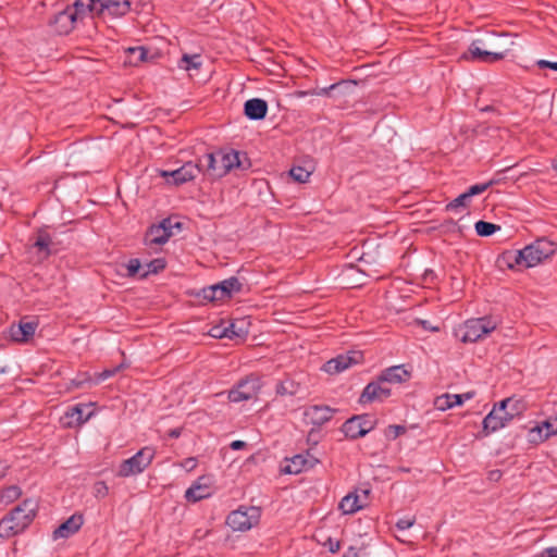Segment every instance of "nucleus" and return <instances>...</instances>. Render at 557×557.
<instances>
[{
    "mask_svg": "<svg viewBox=\"0 0 557 557\" xmlns=\"http://www.w3.org/2000/svg\"><path fill=\"white\" fill-rule=\"evenodd\" d=\"M83 411L84 409L79 405L70 408L62 419L64 425L73 428L85 423L88 417H83Z\"/></svg>",
    "mask_w": 557,
    "mask_h": 557,
    "instance_id": "cd10ccee",
    "label": "nucleus"
},
{
    "mask_svg": "<svg viewBox=\"0 0 557 557\" xmlns=\"http://www.w3.org/2000/svg\"><path fill=\"white\" fill-rule=\"evenodd\" d=\"M243 289L242 282L236 276H231L222 282L203 287L198 296L207 301H220L231 298L233 294L240 293Z\"/></svg>",
    "mask_w": 557,
    "mask_h": 557,
    "instance_id": "39448f33",
    "label": "nucleus"
},
{
    "mask_svg": "<svg viewBox=\"0 0 557 557\" xmlns=\"http://www.w3.org/2000/svg\"><path fill=\"white\" fill-rule=\"evenodd\" d=\"M361 493L362 496L358 494L357 491L350 492L342 498L338 508L343 511V513H355L367 505V498L370 492L368 490H362Z\"/></svg>",
    "mask_w": 557,
    "mask_h": 557,
    "instance_id": "a211bd4d",
    "label": "nucleus"
},
{
    "mask_svg": "<svg viewBox=\"0 0 557 557\" xmlns=\"http://www.w3.org/2000/svg\"><path fill=\"white\" fill-rule=\"evenodd\" d=\"M301 388L300 382L292 376H285L275 386V393L280 396H295Z\"/></svg>",
    "mask_w": 557,
    "mask_h": 557,
    "instance_id": "393cba45",
    "label": "nucleus"
},
{
    "mask_svg": "<svg viewBox=\"0 0 557 557\" xmlns=\"http://www.w3.org/2000/svg\"><path fill=\"white\" fill-rule=\"evenodd\" d=\"M223 329L222 326H214L212 330H211V335L213 337H216V338H223L225 337V335H222L221 333L223 332Z\"/></svg>",
    "mask_w": 557,
    "mask_h": 557,
    "instance_id": "4d7b16f0",
    "label": "nucleus"
},
{
    "mask_svg": "<svg viewBox=\"0 0 557 557\" xmlns=\"http://www.w3.org/2000/svg\"><path fill=\"white\" fill-rule=\"evenodd\" d=\"M202 65L201 55L200 54H183L181 60L178 61V67L184 71H193L199 70Z\"/></svg>",
    "mask_w": 557,
    "mask_h": 557,
    "instance_id": "2f4dec72",
    "label": "nucleus"
},
{
    "mask_svg": "<svg viewBox=\"0 0 557 557\" xmlns=\"http://www.w3.org/2000/svg\"><path fill=\"white\" fill-rule=\"evenodd\" d=\"M131 2L128 0H99L97 16L108 13L111 16L120 17L128 13Z\"/></svg>",
    "mask_w": 557,
    "mask_h": 557,
    "instance_id": "6ab92c4d",
    "label": "nucleus"
},
{
    "mask_svg": "<svg viewBox=\"0 0 557 557\" xmlns=\"http://www.w3.org/2000/svg\"><path fill=\"white\" fill-rule=\"evenodd\" d=\"M202 479L203 478H200L185 492V498L188 502L196 503L205 498H208L211 495L210 487L206 484L200 483Z\"/></svg>",
    "mask_w": 557,
    "mask_h": 557,
    "instance_id": "a878e982",
    "label": "nucleus"
},
{
    "mask_svg": "<svg viewBox=\"0 0 557 557\" xmlns=\"http://www.w3.org/2000/svg\"><path fill=\"white\" fill-rule=\"evenodd\" d=\"M181 435V429H172L169 431V436L173 438H177Z\"/></svg>",
    "mask_w": 557,
    "mask_h": 557,
    "instance_id": "052dcab7",
    "label": "nucleus"
},
{
    "mask_svg": "<svg viewBox=\"0 0 557 557\" xmlns=\"http://www.w3.org/2000/svg\"><path fill=\"white\" fill-rule=\"evenodd\" d=\"M458 395L462 396V403H463L465 400L471 399L474 396V393L473 392H468V393L458 394Z\"/></svg>",
    "mask_w": 557,
    "mask_h": 557,
    "instance_id": "680f3d73",
    "label": "nucleus"
},
{
    "mask_svg": "<svg viewBox=\"0 0 557 557\" xmlns=\"http://www.w3.org/2000/svg\"><path fill=\"white\" fill-rule=\"evenodd\" d=\"M289 174L298 183H306L310 176V172L301 166L292 168Z\"/></svg>",
    "mask_w": 557,
    "mask_h": 557,
    "instance_id": "ea45409f",
    "label": "nucleus"
},
{
    "mask_svg": "<svg viewBox=\"0 0 557 557\" xmlns=\"http://www.w3.org/2000/svg\"><path fill=\"white\" fill-rule=\"evenodd\" d=\"M247 446V444L244 442V441H233L230 445V447L233 449V450H239V449H243Z\"/></svg>",
    "mask_w": 557,
    "mask_h": 557,
    "instance_id": "5fc2aeb1",
    "label": "nucleus"
},
{
    "mask_svg": "<svg viewBox=\"0 0 557 557\" xmlns=\"http://www.w3.org/2000/svg\"><path fill=\"white\" fill-rule=\"evenodd\" d=\"M493 110H494V109H493V107H491V106H487V107H485V108L483 109V111H493Z\"/></svg>",
    "mask_w": 557,
    "mask_h": 557,
    "instance_id": "0e129e2a",
    "label": "nucleus"
},
{
    "mask_svg": "<svg viewBox=\"0 0 557 557\" xmlns=\"http://www.w3.org/2000/svg\"><path fill=\"white\" fill-rule=\"evenodd\" d=\"M462 405V396L458 394H444L435 398L434 406L436 409L445 411L455 406Z\"/></svg>",
    "mask_w": 557,
    "mask_h": 557,
    "instance_id": "c756f323",
    "label": "nucleus"
},
{
    "mask_svg": "<svg viewBox=\"0 0 557 557\" xmlns=\"http://www.w3.org/2000/svg\"><path fill=\"white\" fill-rule=\"evenodd\" d=\"M525 409L524 403L521 399L508 397L499 401V410H507L508 414L513 419L516 416H520Z\"/></svg>",
    "mask_w": 557,
    "mask_h": 557,
    "instance_id": "7c9ffc66",
    "label": "nucleus"
},
{
    "mask_svg": "<svg viewBox=\"0 0 557 557\" xmlns=\"http://www.w3.org/2000/svg\"><path fill=\"white\" fill-rule=\"evenodd\" d=\"M411 376V373L405 369L404 366H393L383 370L379 377L385 384H400L407 382Z\"/></svg>",
    "mask_w": 557,
    "mask_h": 557,
    "instance_id": "4be33fe9",
    "label": "nucleus"
},
{
    "mask_svg": "<svg viewBox=\"0 0 557 557\" xmlns=\"http://www.w3.org/2000/svg\"><path fill=\"white\" fill-rule=\"evenodd\" d=\"M141 268L143 267L138 259H131L126 264V269H127L126 276L127 277H135L137 275L139 276L143 273V272H140Z\"/></svg>",
    "mask_w": 557,
    "mask_h": 557,
    "instance_id": "79ce46f5",
    "label": "nucleus"
},
{
    "mask_svg": "<svg viewBox=\"0 0 557 557\" xmlns=\"http://www.w3.org/2000/svg\"><path fill=\"white\" fill-rule=\"evenodd\" d=\"M38 325V318L23 317L17 324L10 326V337L16 343H27L33 338Z\"/></svg>",
    "mask_w": 557,
    "mask_h": 557,
    "instance_id": "f8f14e48",
    "label": "nucleus"
},
{
    "mask_svg": "<svg viewBox=\"0 0 557 557\" xmlns=\"http://www.w3.org/2000/svg\"><path fill=\"white\" fill-rule=\"evenodd\" d=\"M309 461L302 455H296L287 460L286 466L283 468V472L287 474H298L308 468H310Z\"/></svg>",
    "mask_w": 557,
    "mask_h": 557,
    "instance_id": "c85d7f7f",
    "label": "nucleus"
},
{
    "mask_svg": "<svg viewBox=\"0 0 557 557\" xmlns=\"http://www.w3.org/2000/svg\"><path fill=\"white\" fill-rule=\"evenodd\" d=\"M362 360V354L361 351H348L346 354H341L336 356L335 358H332L331 360L326 361L323 364V370L329 374H338L348 368H350L354 364L360 363Z\"/></svg>",
    "mask_w": 557,
    "mask_h": 557,
    "instance_id": "9b49d317",
    "label": "nucleus"
},
{
    "mask_svg": "<svg viewBox=\"0 0 557 557\" xmlns=\"http://www.w3.org/2000/svg\"><path fill=\"white\" fill-rule=\"evenodd\" d=\"M261 511L259 507H240L226 518V524L234 531H248L259 523Z\"/></svg>",
    "mask_w": 557,
    "mask_h": 557,
    "instance_id": "0eeeda50",
    "label": "nucleus"
},
{
    "mask_svg": "<svg viewBox=\"0 0 557 557\" xmlns=\"http://www.w3.org/2000/svg\"><path fill=\"white\" fill-rule=\"evenodd\" d=\"M389 396L391 389L377 376L375 381H372L366 385L358 401L361 405H366L374 401H383Z\"/></svg>",
    "mask_w": 557,
    "mask_h": 557,
    "instance_id": "4468645a",
    "label": "nucleus"
},
{
    "mask_svg": "<svg viewBox=\"0 0 557 557\" xmlns=\"http://www.w3.org/2000/svg\"><path fill=\"white\" fill-rule=\"evenodd\" d=\"M336 409H333L326 405H312L305 409L304 417L306 421L314 426H321L329 422Z\"/></svg>",
    "mask_w": 557,
    "mask_h": 557,
    "instance_id": "f3484780",
    "label": "nucleus"
},
{
    "mask_svg": "<svg viewBox=\"0 0 557 557\" xmlns=\"http://www.w3.org/2000/svg\"><path fill=\"white\" fill-rule=\"evenodd\" d=\"M99 8V0H75L72 7H70L71 11L77 17V20H82L85 13L89 12L92 15H97V9Z\"/></svg>",
    "mask_w": 557,
    "mask_h": 557,
    "instance_id": "b1692460",
    "label": "nucleus"
},
{
    "mask_svg": "<svg viewBox=\"0 0 557 557\" xmlns=\"http://www.w3.org/2000/svg\"><path fill=\"white\" fill-rule=\"evenodd\" d=\"M166 267V262L163 258H157L146 263L145 270L139 275L140 278L147 277L149 274H157L160 271L164 270Z\"/></svg>",
    "mask_w": 557,
    "mask_h": 557,
    "instance_id": "72a5a7b5",
    "label": "nucleus"
},
{
    "mask_svg": "<svg viewBox=\"0 0 557 557\" xmlns=\"http://www.w3.org/2000/svg\"><path fill=\"white\" fill-rule=\"evenodd\" d=\"M200 169L205 175L212 180L225 176L235 168L245 169L235 150L209 152L199 159Z\"/></svg>",
    "mask_w": 557,
    "mask_h": 557,
    "instance_id": "7ed1b4c3",
    "label": "nucleus"
},
{
    "mask_svg": "<svg viewBox=\"0 0 557 557\" xmlns=\"http://www.w3.org/2000/svg\"><path fill=\"white\" fill-rule=\"evenodd\" d=\"M488 188V184H475L469 187L467 191H465V195H467V198L470 200L471 197L480 195L484 193Z\"/></svg>",
    "mask_w": 557,
    "mask_h": 557,
    "instance_id": "c03bdc74",
    "label": "nucleus"
},
{
    "mask_svg": "<svg viewBox=\"0 0 557 557\" xmlns=\"http://www.w3.org/2000/svg\"><path fill=\"white\" fill-rule=\"evenodd\" d=\"M248 331L244 329L242 325L239 326L238 323L232 322L228 324V326H225L223 329L222 335H225V337L233 339V338H244L247 335Z\"/></svg>",
    "mask_w": 557,
    "mask_h": 557,
    "instance_id": "c9c22d12",
    "label": "nucleus"
},
{
    "mask_svg": "<svg viewBox=\"0 0 557 557\" xmlns=\"http://www.w3.org/2000/svg\"><path fill=\"white\" fill-rule=\"evenodd\" d=\"M84 518L81 513L72 515L53 531V539H67L75 534L83 525Z\"/></svg>",
    "mask_w": 557,
    "mask_h": 557,
    "instance_id": "aec40b11",
    "label": "nucleus"
},
{
    "mask_svg": "<svg viewBox=\"0 0 557 557\" xmlns=\"http://www.w3.org/2000/svg\"><path fill=\"white\" fill-rule=\"evenodd\" d=\"M197 466V459L196 458H186L183 462V467L187 469L188 471L193 470Z\"/></svg>",
    "mask_w": 557,
    "mask_h": 557,
    "instance_id": "864d4df0",
    "label": "nucleus"
},
{
    "mask_svg": "<svg viewBox=\"0 0 557 557\" xmlns=\"http://www.w3.org/2000/svg\"><path fill=\"white\" fill-rule=\"evenodd\" d=\"M475 232L481 237H487L500 230V226L486 221H478L474 225Z\"/></svg>",
    "mask_w": 557,
    "mask_h": 557,
    "instance_id": "f704fd0d",
    "label": "nucleus"
},
{
    "mask_svg": "<svg viewBox=\"0 0 557 557\" xmlns=\"http://www.w3.org/2000/svg\"><path fill=\"white\" fill-rule=\"evenodd\" d=\"M376 424L377 420L372 414H357L344 422L342 432L349 440H358L374 430Z\"/></svg>",
    "mask_w": 557,
    "mask_h": 557,
    "instance_id": "423d86ee",
    "label": "nucleus"
},
{
    "mask_svg": "<svg viewBox=\"0 0 557 557\" xmlns=\"http://www.w3.org/2000/svg\"><path fill=\"white\" fill-rule=\"evenodd\" d=\"M173 233H165L164 224L151 225L145 235V245L153 247L165 244Z\"/></svg>",
    "mask_w": 557,
    "mask_h": 557,
    "instance_id": "5701e85b",
    "label": "nucleus"
},
{
    "mask_svg": "<svg viewBox=\"0 0 557 557\" xmlns=\"http://www.w3.org/2000/svg\"><path fill=\"white\" fill-rule=\"evenodd\" d=\"M512 420L511 416L508 414L507 410H499V403L486 414L483 419V430L488 433L496 432L505 428Z\"/></svg>",
    "mask_w": 557,
    "mask_h": 557,
    "instance_id": "2eb2a0df",
    "label": "nucleus"
},
{
    "mask_svg": "<svg viewBox=\"0 0 557 557\" xmlns=\"http://www.w3.org/2000/svg\"><path fill=\"white\" fill-rule=\"evenodd\" d=\"M540 557H557V546H550L545 548Z\"/></svg>",
    "mask_w": 557,
    "mask_h": 557,
    "instance_id": "603ef678",
    "label": "nucleus"
},
{
    "mask_svg": "<svg viewBox=\"0 0 557 557\" xmlns=\"http://www.w3.org/2000/svg\"><path fill=\"white\" fill-rule=\"evenodd\" d=\"M536 65L540 69H550L554 71H557V62H552V61H547V60H539V61H536Z\"/></svg>",
    "mask_w": 557,
    "mask_h": 557,
    "instance_id": "09e8293b",
    "label": "nucleus"
},
{
    "mask_svg": "<svg viewBox=\"0 0 557 557\" xmlns=\"http://www.w3.org/2000/svg\"><path fill=\"white\" fill-rule=\"evenodd\" d=\"M324 546L327 547L330 553L335 554L341 549V542L338 540L329 537L324 543Z\"/></svg>",
    "mask_w": 557,
    "mask_h": 557,
    "instance_id": "de8ad7c7",
    "label": "nucleus"
},
{
    "mask_svg": "<svg viewBox=\"0 0 557 557\" xmlns=\"http://www.w3.org/2000/svg\"><path fill=\"white\" fill-rule=\"evenodd\" d=\"M268 113V102L261 98H252L245 102L244 114L252 121L263 120Z\"/></svg>",
    "mask_w": 557,
    "mask_h": 557,
    "instance_id": "412c9836",
    "label": "nucleus"
},
{
    "mask_svg": "<svg viewBox=\"0 0 557 557\" xmlns=\"http://www.w3.org/2000/svg\"><path fill=\"white\" fill-rule=\"evenodd\" d=\"M129 63L132 65H138L140 62H144L147 58L148 50L144 47H132L127 49Z\"/></svg>",
    "mask_w": 557,
    "mask_h": 557,
    "instance_id": "4c0bfd02",
    "label": "nucleus"
},
{
    "mask_svg": "<svg viewBox=\"0 0 557 557\" xmlns=\"http://www.w3.org/2000/svg\"><path fill=\"white\" fill-rule=\"evenodd\" d=\"M339 84H332L331 86L329 87H324V88H321L319 90H313L311 91L310 94L311 95H317V96H329L330 91L335 89Z\"/></svg>",
    "mask_w": 557,
    "mask_h": 557,
    "instance_id": "8fccbe9b",
    "label": "nucleus"
},
{
    "mask_svg": "<svg viewBox=\"0 0 557 557\" xmlns=\"http://www.w3.org/2000/svg\"><path fill=\"white\" fill-rule=\"evenodd\" d=\"M120 370V367H116V368H113L111 370H104L102 371L99 376H98V381H104L107 380L108 377L114 375L117 371Z\"/></svg>",
    "mask_w": 557,
    "mask_h": 557,
    "instance_id": "3c124183",
    "label": "nucleus"
},
{
    "mask_svg": "<svg viewBox=\"0 0 557 557\" xmlns=\"http://www.w3.org/2000/svg\"><path fill=\"white\" fill-rule=\"evenodd\" d=\"M414 522H416L414 517H405V518L399 519L396 522L395 527L399 531H406L409 528H411L414 524Z\"/></svg>",
    "mask_w": 557,
    "mask_h": 557,
    "instance_id": "a18cd8bd",
    "label": "nucleus"
},
{
    "mask_svg": "<svg viewBox=\"0 0 557 557\" xmlns=\"http://www.w3.org/2000/svg\"><path fill=\"white\" fill-rule=\"evenodd\" d=\"M76 22L77 17L71 11L70 7H66L64 10L53 15L49 25L53 27L57 34L67 35L74 29Z\"/></svg>",
    "mask_w": 557,
    "mask_h": 557,
    "instance_id": "dca6fc26",
    "label": "nucleus"
},
{
    "mask_svg": "<svg viewBox=\"0 0 557 557\" xmlns=\"http://www.w3.org/2000/svg\"><path fill=\"white\" fill-rule=\"evenodd\" d=\"M343 557H359L358 549L354 546L348 547V549L344 553Z\"/></svg>",
    "mask_w": 557,
    "mask_h": 557,
    "instance_id": "6e6d98bb",
    "label": "nucleus"
},
{
    "mask_svg": "<svg viewBox=\"0 0 557 557\" xmlns=\"http://www.w3.org/2000/svg\"><path fill=\"white\" fill-rule=\"evenodd\" d=\"M260 389L259 380L245 379L242 380L236 387L228 392V399L232 403H240L255 398Z\"/></svg>",
    "mask_w": 557,
    "mask_h": 557,
    "instance_id": "ddd939ff",
    "label": "nucleus"
},
{
    "mask_svg": "<svg viewBox=\"0 0 557 557\" xmlns=\"http://www.w3.org/2000/svg\"><path fill=\"white\" fill-rule=\"evenodd\" d=\"M109 488L103 481H99L95 484V495L97 497H106L108 495Z\"/></svg>",
    "mask_w": 557,
    "mask_h": 557,
    "instance_id": "49530a36",
    "label": "nucleus"
},
{
    "mask_svg": "<svg viewBox=\"0 0 557 557\" xmlns=\"http://www.w3.org/2000/svg\"><path fill=\"white\" fill-rule=\"evenodd\" d=\"M406 426L404 425H399V424H391L387 426L386 431H385V435L391 438V440H395L397 438L398 436L403 435L406 433Z\"/></svg>",
    "mask_w": 557,
    "mask_h": 557,
    "instance_id": "37998d69",
    "label": "nucleus"
},
{
    "mask_svg": "<svg viewBox=\"0 0 557 557\" xmlns=\"http://www.w3.org/2000/svg\"><path fill=\"white\" fill-rule=\"evenodd\" d=\"M555 244L546 238L536 239L534 243L517 251H509L505 255L510 269L515 265L532 268L555 253Z\"/></svg>",
    "mask_w": 557,
    "mask_h": 557,
    "instance_id": "f03ea898",
    "label": "nucleus"
},
{
    "mask_svg": "<svg viewBox=\"0 0 557 557\" xmlns=\"http://www.w3.org/2000/svg\"><path fill=\"white\" fill-rule=\"evenodd\" d=\"M541 428L545 431V436L548 440L550 436L557 435V418L554 419H547L540 423Z\"/></svg>",
    "mask_w": 557,
    "mask_h": 557,
    "instance_id": "a19ab883",
    "label": "nucleus"
},
{
    "mask_svg": "<svg viewBox=\"0 0 557 557\" xmlns=\"http://www.w3.org/2000/svg\"><path fill=\"white\" fill-rule=\"evenodd\" d=\"M38 503L27 498L0 520V537L10 539L25 531L33 522Z\"/></svg>",
    "mask_w": 557,
    "mask_h": 557,
    "instance_id": "f257e3e1",
    "label": "nucleus"
},
{
    "mask_svg": "<svg viewBox=\"0 0 557 557\" xmlns=\"http://www.w3.org/2000/svg\"><path fill=\"white\" fill-rule=\"evenodd\" d=\"M495 329L496 322L487 317L468 320L465 323L462 342L475 343L493 332Z\"/></svg>",
    "mask_w": 557,
    "mask_h": 557,
    "instance_id": "6e6552de",
    "label": "nucleus"
},
{
    "mask_svg": "<svg viewBox=\"0 0 557 557\" xmlns=\"http://www.w3.org/2000/svg\"><path fill=\"white\" fill-rule=\"evenodd\" d=\"M481 40H474L467 51L462 52L459 60L467 62L495 63L505 58L506 52L488 51L478 45Z\"/></svg>",
    "mask_w": 557,
    "mask_h": 557,
    "instance_id": "1a4fd4ad",
    "label": "nucleus"
},
{
    "mask_svg": "<svg viewBox=\"0 0 557 557\" xmlns=\"http://www.w3.org/2000/svg\"><path fill=\"white\" fill-rule=\"evenodd\" d=\"M154 455L156 451L152 447L146 446L141 448L134 456L122 461L117 475L128 478L141 473L152 462Z\"/></svg>",
    "mask_w": 557,
    "mask_h": 557,
    "instance_id": "20e7f679",
    "label": "nucleus"
},
{
    "mask_svg": "<svg viewBox=\"0 0 557 557\" xmlns=\"http://www.w3.org/2000/svg\"><path fill=\"white\" fill-rule=\"evenodd\" d=\"M22 495V491L17 485H11L3 488L0 493V503L4 505H9L16 499H18Z\"/></svg>",
    "mask_w": 557,
    "mask_h": 557,
    "instance_id": "473e14b6",
    "label": "nucleus"
},
{
    "mask_svg": "<svg viewBox=\"0 0 557 557\" xmlns=\"http://www.w3.org/2000/svg\"><path fill=\"white\" fill-rule=\"evenodd\" d=\"M51 245V235L46 230L40 228L36 234L35 242L33 244L34 248H36L38 252L42 253L44 258H47L52 253Z\"/></svg>",
    "mask_w": 557,
    "mask_h": 557,
    "instance_id": "bb28decb",
    "label": "nucleus"
},
{
    "mask_svg": "<svg viewBox=\"0 0 557 557\" xmlns=\"http://www.w3.org/2000/svg\"><path fill=\"white\" fill-rule=\"evenodd\" d=\"M500 182V178L498 177H493L492 180H490L488 182H486L485 184H488V188L493 185H496Z\"/></svg>",
    "mask_w": 557,
    "mask_h": 557,
    "instance_id": "e2e57ef3",
    "label": "nucleus"
},
{
    "mask_svg": "<svg viewBox=\"0 0 557 557\" xmlns=\"http://www.w3.org/2000/svg\"><path fill=\"white\" fill-rule=\"evenodd\" d=\"M422 325H423L424 329H429V324H428L426 321H422Z\"/></svg>",
    "mask_w": 557,
    "mask_h": 557,
    "instance_id": "69168bd1",
    "label": "nucleus"
},
{
    "mask_svg": "<svg viewBox=\"0 0 557 557\" xmlns=\"http://www.w3.org/2000/svg\"><path fill=\"white\" fill-rule=\"evenodd\" d=\"M199 173H202L199 161L197 163L186 162L174 171H160V175L165 178L166 183H171L175 186L194 180Z\"/></svg>",
    "mask_w": 557,
    "mask_h": 557,
    "instance_id": "9d476101",
    "label": "nucleus"
},
{
    "mask_svg": "<svg viewBox=\"0 0 557 557\" xmlns=\"http://www.w3.org/2000/svg\"><path fill=\"white\" fill-rule=\"evenodd\" d=\"M469 199L467 198V195L461 194L458 197H456L454 200L448 202L445 207V210L448 212H461L468 208Z\"/></svg>",
    "mask_w": 557,
    "mask_h": 557,
    "instance_id": "e433bc0d",
    "label": "nucleus"
},
{
    "mask_svg": "<svg viewBox=\"0 0 557 557\" xmlns=\"http://www.w3.org/2000/svg\"><path fill=\"white\" fill-rule=\"evenodd\" d=\"M546 440L545 431L541 428L540 423L531 428L528 432V442L530 444L537 445L545 442Z\"/></svg>",
    "mask_w": 557,
    "mask_h": 557,
    "instance_id": "58836bf2",
    "label": "nucleus"
},
{
    "mask_svg": "<svg viewBox=\"0 0 557 557\" xmlns=\"http://www.w3.org/2000/svg\"><path fill=\"white\" fill-rule=\"evenodd\" d=\"M9 466L5 462H0V479L4 478Z\"/></svg>",
    "mask_w": 557,
    "mask_h": 557,
    "instance_id": "bf43d9fd",
    "label": "nucleus"
},
{
    "mask_svg": "<svg viewBox=\"0 0 557 557\" xmlns=\"http://www.w3.org/2000/svg\"><path fill=\"white\" fill-rule=\"evenodd\" d=\"M159 224H164L165 233H172V221L171 219H164Z\"/></svg>",
    "mask_w": 557,
    "mask_h": 557,
    "instance_id": "13d9d810",
    "label": "nucleus"
},
{
    "mask_svg": "<svg viewBox=\"0 0 557 557\" xmlns=\"http://www.w3.org/2000/svg\"><path fill=\"white\" fill-rule=\"evenodd\" d=\"M5 372V368H0V373H4Z\"/></svg>",
    "mask_w": 557,
    "mask_h": 557,
    "instance_id": "338daca9",
    "label": "nucleus"
}]
</instances>
